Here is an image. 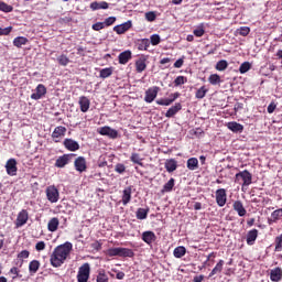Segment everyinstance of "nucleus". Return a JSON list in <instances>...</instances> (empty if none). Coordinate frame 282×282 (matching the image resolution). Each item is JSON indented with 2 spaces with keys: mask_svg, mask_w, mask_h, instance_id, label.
<instances>
[{
  "mask_svg": "<svg viewBox=\"0 0 282 282\" xmlns=\"http://www.w3.org/2000/svg\"><path fill=\"white\" fill-rule=\"evenodd\" d=\"M70 253L72 248H55L50 258L51 265H53V268H61V265L67 261V257H69Z\"/></svg>",
  "mask_w": 282,
  "mask_h": 282,
  "instance_id": "obj_1",
  "label": "nucleus"
},
{
  "mask_svg": "<svg viewBox=\"0 0 282 282\" xmlns=\"http://www.w3.org/2000/svg\"><path fill=\"white\" fill-rule=\"evenodd\" d=\"M242 180V186H250L252 184V173L248 170L238 172L235 176L236 184H239Z\"/></svg>",
  "mask_w": 282,
  "mask_h": 282,
  "instance_id": "obj_2",
  "label": "nucleus"
},
{
  "mask_svg": "<svg viewBox=\"0 0 282 282\" xmlns=\"http://www.w3.org/2000/svg\"><path fill=\"white\" fill-rule=\"evenodd\" d=\"M108 257H133V250L129 248H112L107 250Z\"/></svg>",
  "mask_w": 282,
  "mask_h": 282,
  "instance_id": "obj_3",
  "label": "nucleus"
},
{
  "mask_svg": "<svg viewBox=\"0 0 282 282\" xmlns=\"http://www.w3.org/2000/svg\"><path fill=\"white\" fill-rule=\"evenodd\" d=\"M45 193L46 199H48L51 204H56V202L61 199V193L58 192V188L54 185L47 186Z\"/></svg>",
  "mask_w": 282,
  "mask_h": 282,
  "instance_id": "obj_4",
  "label": "nucleus"
},
{
  "mask_svg": "<svg viewBox=\"0 0 282 282\" xmlns=\"http://www.w3.org/2000/svg\"><path fill=\"white\" fill-rule=\"evenodd\" d=\"M89 274H91V267L89 263H84L83 267H79L77 273V281L78 282H87L89 281Z\"/></svg>",
  "mask_w": 282,
  "mask_h": 282,
  "instance_id": "obj_5",
  "label": "nucleus"
},
{
  "mask_svg": "<svg viewBox=\"0 0 282 282\" xmlns=\"http://www.w3.org/2000/svg\"><path fill=\"white\" fill-rule=\"evenodd\" d=\"M28 219H30L28 210H20L15 219V228H22V226H25V224H28Z\"/></svg>",
  "mask_w": 282,
  "mask_h": 282,
  "instance_id": "obj_6",
  "label": "nucleus"
},
{
  "mask_svg": "<svg viewBox=\"0 0 282 282\" xmlns=\"http://www.w3.org/2000/svg\"><path fill=\"white\" fill-rule=\"evenodd\" d=\"M226 202H228V195L226 194L225 188H219L216 191V204L220 207L224 208L226 206Z\"/></svg>",
  "mask_w": 282,
  "mask_h": 282,
  "instance_id": "obj_7",
  "label": "nucleus"
},
{
  "mask_svg": "<svg viewBox=\"0 0 282 282\" xmlns=\"http://www.w3.org/2000/svg\"><path fill=\"white\" fill-rule=\"evenodd\" d=\"M98 133L100 135H107L108 138H111L112 140H116L118 138V130L112 129L109 126H105L98 129Z\"/></svg>",
  "mask_w": 282,
  "mask_h": 282,
  "instance_id": "obj_8",
  "label": "nucleus"
},
{
  "mask_svg": "<svg viewBox=\"0 0 282 282\" xmlns=\"http://www.w3.org/2000/svg\"><path fill=\"white\" fill-rule=\"evenodd\" d=\"M160 93V87L158 86H153L151 88H149L148 90H145V97L144 100L148 104L153 102V100H155V98H158V94Z\"/></svg>",
  "mask_w": 282,
  "mask_h": 282,
  "instance_id": "obj_9",
  "label": "nucleus"
},
{
  "mask_svg": "<svg viewBox=\"0 0 282 282\" xmlns=\"http://www.w3.org/2000/svg\"><path fill=\"white\" fill-rule=\"evenodd\" d=\"M6 171L7 175H10L11 177H14V175H17V171H19V167H17V159H9L7 161Z\"/></svg>",
  "mask_w": 282,
  "mask_h": 282,
  "instance_id": "obj_10",
  "label": "nucleus"
},
{
  "mask_svg": "<svg viewBox=\"0 0 282 282\" xmlns=\"http://www.w3.org/2000/svg\"><path fill=\"white\" fill-rule=\"evenodd\" d=\"M45 94H47V88L45 87V85L39 84L35 88V93H33L31 95V99L32 100H41V98H43V96H45Z\"/></svg>",
  "mask_w": 282,
  "mask_h": 282,
  "instance_id": "obj_11",
  "label": "nucleus"
},
{
  "mask_svg": "<svg viewBox=\"0 0 282 282\" xmlns=\"http://www.w3.org/2000/svg\"><path fill=\"white\" fill-rule=\"evenodd\" d=\"M74 166L78 173H85L87 171V160L84 156H78L74 162Z\"/></svg>",
  "mask_w": 282,
  "mask_h": 282,
  "instance_id": "obj_12",
  "label": "nucleus"
},
{
  "mask_svg": "<svg viewBox=\"0 0 282 282\" xmlns=\"http://www.w3.org/2000/svg\"><path fill=\"white\" fill-rule=\"evenodd\" d=\"M133 58V53L130 50L123 51L119 54V65H127Z\"/></svg>",
  "mask_w": 282,
  "mask_h": 282,
  "instance_id": "obj_13",
  "label": "nucleus"
},
{
  "mask_svg": "<svg viewBox=\"0 0 282 282\" xmlns=\"http://www.w3.org/2000/svg\"><path fill=\"white\" fill-rule=\"evenodd\" d=\"M133 193V187L128 186L122 191V196H121V204L123 206H127L131 202V195Z\"/></svg>",
  "mask_w": 282,
  "mask_h": 282,
  "instance_id": "obj_14",
  "label": "nucleus"
},
{
  "mask_svg": "<svg viewBox=\"0 0 282 282\" xmlns=\"http://www.w3.org/2000/svg\"><path fill=\"white\" fill-rule=\"evenodd\" d=\"M79 109L83 113H87L89 111V107L91 106V101L86 96L79 97Z\"/></svg>",
  "mask_w": 282,
  "mask_h": 282,
  "instance_id": "obj_15",
  "label": "nucleus"
},
{
  "mask_svg": "<svg viewBox=\"0 0 282 282\" xmlns=\"http://www.w3.org/2000/svg\"><path fill=\"white\" fill-rule=\"evenodd\" d=\"M72 155H74V154H64V155L59 156L55 161L56 169H64V166H67V164H69V159L72 158Z\"/></svg>",
  "mask_w": 282,
  "mask_h": 282,
  "instance_id": "obj_16",
  "label": "nucleus"
},
{
  "mask_svg": "<svg viewBox=\"0 0 282 282\" xmlns=\"http://www.w3.org/2000/svg\"><path fill=\"white\" fill-rule=\"evenodd\" d=\"M232 208L236 213H238V216L239 217H246V214L248 213L246 210V207H243V203L241 200H236L234 204H232Z\"/></svg>",
  "mask_w": 282,
  "mask_h": 282,
  "instance_id": "obj_17",
  "label": "nucleus"
},
{
  "mask_svg": "<svg viewBox=\"0 0 282 282\" xmlns=\"http://www.w3.org/2000/svg\"><path fill=\"white\" fill-rule=\"evenodd\" d=\"M63 144L67 151H78L80 149V145L74 139H65Z\"/></svg>",
  "mask_w": 282,
  "mask_h": 282,
  "instance_id": "obj_18",
  "label": "nucleus"
},
{
  "mask_svg": "<svg viewBox=\"0 0 282 282\" xmlns=\"http://www.w3.org/2000/svg\"><path fill=\"white\" fill-rule=\"evenodd\" d=\"M142 239L145 243H148V246H152L153 243H155V239H158V237L153 231H144L142 234Z\"/></svg>",
  "mask_w": 282,
  "mask_h": 282,
  "instance_id": "obj_19",
  "label": "nucleus"
},
{
  "mask_svg": "<svg viewBox=\"0 0 282 282\" xmlns=\"http://www.w3.org/2000/svg\"><path fill=\"white\" fill-rule=\"evenodd\" d=\"M131 21H127L122 24L116 25L113 28V32H117L118 34H124V32H129L131 30Z\"/></svg>",
  "mask_w": 282,
  "mask_h": 282,
  "instance_id": "obj_20",
  "label": "nucleus"
},
{
  "mask_svg": "<svg viewBox=\"0 0 282 282\" xmlns=\"http://www.w3.org/2000/svg\"><path fill=\"white\" fill-rule=\"evenodd\" d=\"M227 128L229 129V131H232V133H242L243 132V124L238 123L237 121L228 122Z\"/></svg>",
  "mask_w": 282,
  "mask_h": 282,
  "instance_id": "obj_21",
  "label": "nucleus"
},
{
  "mask_svg": "<svg viewBox=\"0 0 282 282\" xmlns=\"http://www.w3.org/2000/svg\"><path fill=\"white\" fill-rule=\"evenodd\" d=\"M281 217H282V208L275 209L274 212H272L271 217L268 218L269 226H272V224H276L279 219H281Z\"/></svg>",
  "mask_w": 282,
  "mask_h": 282,
  "instance_id": "obj_22",
  "label": "nucleus"
},
{
  "mask_svg": "<svg viewBox=\"0 0 282 282\" xmlns=\"http://www.w3.org/2000/svg\"><path fill=\"white\" fill-rule=\"evenodd\" d=\"M270 279L273 282H279L282 279V269L276 267L270 271Z\"/></svg>",
  "mask_w": 282,
  "mask_h": 282,
  "instance_id": "obj_23",
  "label": "nucleus"
},
{
  "mask_svg": "<svg viewBox=\"0 0 282 282\" xmlns=\"http://www.w3.org/2000/svg\"><path fill=\"white\" fill-rule=\"evenodd\" d=\"M178 111H182V104L176 102L174 106L169 108V110L165 113V118H173Z\"/></svg>",
  "mask_w": 282,
  "mask_h": 282,
  "instance_id": "obj_24",
  "label": "nucleus"
},
{
  "mask_svg": "<svg viewBox=\"0 0 282 282\" xmlns=\"http://www.w3.org/2000/svg\"><path fill=\"white\" fill-rule=\"evenodd\" d=\"M257 237H259V230L252 229L247 234V243L248 246H254V241H257Z\"/></svg>",
  "mask_w": 282,
  "mask_h": 282,
  "instance_id": "obj_25",
  "label": "nucleus"
},
{
  "mask_svg": "<svg viewBox=\"0 0 282 282\" xmlns=\"http://www.w3.org/2000/svg\"><path fill=\"white\" fill-rule=\"evenodd\" d=\"M147 69V58L140 57L139 59L135 61V72L138 74H142Z\"/></svg>",
  "mask_w": 282,
  "mask_h": 282,
  "instance_id": "obj_26",
  "label": "nucleus"
},
{
  "mask_svg": "<svg viewBox=\"0 0 282 282\" xmlns=\"http://www.w3.org/2000/svg\"><path fill=\"white\" fill-rule=\"evenodd\" d=\"M65 133H67V128L59 126V127H56L54 129V131L52 132V138H53V140H56L58 138H63V135H65Z\"/></svg>",
  "mask_w": 282,
  "mask_h": 282,
  "instance_id": "obj_27",
  "label": "nucleus"
},
{
  "mask_svg": "<svg viewBox=\"0 0 282 282\" xmlns=\"http://www.w3.org/2000/svg\"><path fill=\"white\" fill-rule=\"evenodd\" d=\"M59 224H61V221L58 220L57 217L51 218L48 224H47V230L50 232H56V230H58Z\"/></svg>",
  "mask_w": 282,
  "mask_h": 282,
  "instance_id": "obj_28",
  "label": "nucleus"
},
{
  "mask_svg": "<svg viewBox=\"0 0 282 282\" xmlns=\"http://www.w3.org/2000/svg\"><path fill=\"white\" fill-rule=\"evenodd\" d=\"M109 9V3L107 1H101V2H91L90 3V10H108Z\"/></svg>",
  "mask_w": 282,
  "mask_h": 282,
  "instance_id": "obj_29",
  "label": "nucleus"
},
{
  "mask_svg": "<svg viewBox=\"0 0 282 282\" xmlns=\"http://www.w3.org/2000/svg\"><path fill=\"white\" fill-rule=\"evenodd\" d=\"M165 169L167 173H173L177 171V161L175 159H170L165 161Z\"/></svg>",
  "mask_w": 282,
  "mask_h": 282,
  "instance_id": "obj_30",
  "label": "nucleus"
},
{
  "mask_svg": "<svg viewBox=\"0 0 282 282\" xmlns=\"http://www.w3.org/2000/svg\"><path fill=\"white\" fill-rule=\"evenodd\" d=\"M187 169L189 171H197L199 169V160L197 158H189L187 160Z\"/></svg>",
  "mask_w": 282,
  "mask_h": 282,
  "instance_id": "obj_31",
  "label": "nucleus"
},
{
  "mask_svg": "<svg viewBox=\"0 0 282 282\" xmlns=\"http://www.w3.org/2000/svg\"><path fill=\"white\" fill-rule=\"evenodd\" d=\"M151 45V41L149 39H142L138 42V50L139 52H147Z\"/></svg>",
  "mask_w": 282,
  "mask_h": 282,
  "instance_id": "obj_32",
  "label": "nucleus"
},
{
  "mask_svg": "<svg viewBox=\"0 0 282 282\" xmlns=\"http://www.w3.org/2000/svg\"><path fill=\"white\" fill-rule=\"evenodd\" d=\"M221 270H224V260H219V262L215 265V268L209 273L208 278L215 276V274L221 273Z\"/></svg>",
  "mask_w": 282,
  "mask_h": 282,
  "instance_id": "obj_33",
  "label": "nucleus"
},
{
  "mask_svg": "<svg viewBox=\"0 0 282 282\" xmlns=\"http://www.w3.org/2000/svg\"><path fill=\"white\" fill-rule=\"evenodd\" d=\"M206 94H208V88H206V86H202L200 88H198L195 93V98L197 100H202L204 98H206Z\"/></svg>",
  "mask_w": 282,
  "mask_h": 282,
  "instance_id": "obj_34",
  "label": "nucleus"
},
{
  "mask_svg": "<svg viewBox=\"0 0 282 282\" xmlns=\"http://www.w3.org/2000/svg\"><path fill=\"white\" fill-rule=\"evenodd\" d=\"M175 186V178H170L167 183L164 184L161 193H171Z\"/></svg>",
  "mask_w": 282,
  "mask_h": 282,
  "instance_id": "obj_35",
  "label": "nucleus"
},
{
  "mask_svg": "<svg viewBox=\"0 0 282 282\" xmlns=\"http://www.w3.org/2000/svg\"><path fill=\"white\" fill-rule=\"evenodd\" d=\"M215 69H217V72H226V69H228V61L226 59H220L216 63Z\"/></svg>",
  "mask_w": 282,
  "mask_h": 282,
  "instance_id": "obj_36",
  "label": "nucleus"
},
{
  "mask_svg": "<svg viewBox=\"0 0 282 282\" xmlns=\"http://www.w3.org/2000/svg\"><path fill=\"white\" fill-rule=\"evenodd\" d=\"M113 74V67L102 68L99 72V78H109Z\"/></svg>",
  "mask_w": 282,
  "mask_h": 282,
  "instance_id": "obj_37",
  "label": "nucleus"
},
{
  "mask_svg": "<svg viewBox=\"0 0 282 282\" xmlns=\"http://www.w3.org/2000/svg\"><path fill=\"white\" fill-rule=\"evenodd\" d=\"M28 44V37L19 36L13 40L14 47H23Z\"/></svg>",
  "mask_w": 282,
  "mask_h": 282,
  "instance_id": "obj_38",
  "label": "nucleus"
},
{
  "mask_svg": "<svg viewBox=\"0 0 282 282\" xmlns=\"http://www.w3.org/2000/svg\"><path fill=\"white\" fill-rule=\"evenodd\" d=\"M208 83L210 85H220L221 84V76H219V74H212L208 77Z\"/></svg>",
  "mask_w": 282,
  "mask_h": 282,
  "instance_id": "obj_39",
  "label": "nucleus"
},
{
  "mask_svg": "<svg viewBox=\"0 0 282 282\" xmlns=\"http://www.w3.org/2000/svg\"><path fill=\"white\" fill-rule=\"evenodd\" d=\"M57 63L58 65H61L62 67H67V65H69L70 61L69 57H67V55L62 54L57 57Z\"/></svg>",
  "mask_w": 282,
  "mask_h": 282,
  "instance_id": "obj_40",
  "label": "nucleus"
},
{
  "mask_svg": "<svg viewBox=\"0 0 282 282\" xmlns=\"http://www.w3.org/2000/svg\"><path fill=\"white\" fill-rule=\"evenodd\" d=\"M130 161H132L133 164H138L139 166H144V163H142V158H140L138 153H132Z\"/></svg>",
  "mask_w": 282,
  "mask_h": 282,
  "instance_id": "obj_41",
  "label": "nucleus"
},
{
  "mask_svg": "<svg viewBox=\"0 0 282 282\" xmlns=\"http://www.w3.org/2000/svg\"><path fill=\"white\" fill-rule=\"evenodd\" d=\"M39 268H41V263L39 262V260H33L29 264L30 272L36 273L39 272Z\"/></svg>",
  "mask_w": 282,
  "mask_h": 282,
  "instance_id": "obj_42",
  "label": "nucleus"
},
{
  "mask_svg": "<svg viewBox=\"0 0 282 282\" xmlns=\"http://www.w3.org/2000/svg\"><path fill=\"white\" fill-rule=\"evenodd\" d=\"M115 173L123 175V173H127V165H124L123 163H117L115 165Z\"/></svg>",
  "mask_w": 282,
  "mask_h": 282,
  "instance_id": "obj_43",
  "label": "nucleus"
},
{
  "mask_svg": "<svg viewBox=\"0 0 282 282\" xmlns=\"http://www.w3.org/2000/svg\"><path fill=\"white\" fill-rule=\"evenodd\" d=\"M251 68H252V64H250V62H245L240 65L239 72L240 74H246L250 72Z\"/></svg>",
  "mask_w": 282,
  "mask_h": 282,
  "instance_id": "obj_44",
  "label": "nucleus"
},
{
  "mask_svg": "<svg viewBox=\"0 0 282 282\" xmlns=\"http://www.w3.org/2000/svg\"><path fill=\"white\" fill-rule=\"evenodd\" d=\"M186 83H188V78H186L185 76H177L174 79V86L175 87H180V85H186Z\"/></svg>",
  "mask_w": 282,
  "mask_h": 282,
  "instance_id": "obj_45",
  "label": "nucleus"
},
{
  "mask_svg": "<svg viewBox=\"0 0 282 282\" xmlns=\"http://www.w3.org/2000/svg\"><path fill=\"white\" fill-rule=\"evenodd\" d=\"M149 215V209L139 208L137 210V219H147Z\"/></svg>",
  "mask_w": 282,
  "mask_h": 282,
  "instance_id": "obj_46",
  "label": "nucleus"
},
{
  "mask_svg": "<svg viewBox=\"0 0 282 282\" xmlns=\"http://www.w3.org/2000/svg\"><path fill=\"white\" fill-rule=\"evenodd\" d=\"M173 254L176 259H182L186 254V248H175Z\"/></svg>",
  "mask_w": 282,
  "mask_h": 282,
  "instance_id": "obj_47",
  "label": "nucleus"
},
{
  "mask_svg": "<svg viewBox=\"0 0 282 282\" xmlns=\"http://www.w3.org/2000/svg\"><path fill=\"white\" fill-rule=\"evenodd\" d=\"M12 10H14L13 6H10V4L0 0V11L1 12H12Z\"/></svg>",
  "mask_w": 282,
  "mask_h": 282,
  "instance_id": "obj_48",
  "label": "nucleus"
},
{
  "mask_svg": "<svg viewBox=\"0 0 282 282\" xmlns=\"http://www.w3.org/2000/svg\"><path fill=\"white\" fill-rule=\"evenodd\" d=\"M156 105H161L162 107H169L170 105H173V100L169 98H162L156 100Z\"/></svg>",
  "mask_w": 282,
  "mask_h": 282,
  "instance_id": "obj_49",
  "label": "nucleus"
},
{
  "mask_svg": "<svg viewBox=\"0 0 282 282\" xmlns=\"http://www.w3.org/2000/svg\"><path fill=\"white\" fill-rule=\"evenodd\" d=\"M161 41L162 40L160 39V35H158V34H153L150 36L151 45H160Z\"/></svg>",
  "mask_w": 282,
  "mask_h": 282,
  "instance_id": "obj_50",
  "label": "nucleus"
},
{
  "mask_svg": "<svg viewBox=\"0 0 282 282\" xmlns=\"http://www.w3.org/2000/svg\"><path fill=\"white\" fill-rule=\"evenodd\" d=\"M238 34L240 36H248L250 34V28L249 26H241L238 29Z\"/></svg>",
  "mask_w": 282,
  "mask_h": 282,
  "instance_id": "obj_51",
  "label": "nucleus"
},
{
  "mask_svg": "<svg viewBox=\"0 0 282 282\" xmlns=\"http://www.w3.org/2000/svg\"><path fill=\"white\" fill-rule=\"evenodd\" d=\"M97 282H109V276L104 272H99L97 275Z\"/></svg>",
  "mask_w": 282,
  "mask_h": 282,
  "instance_id": "obj_52",
  "label": "nucleus"
},
{
  "mask_svg": "<svg viewBox=\"0 0 282 282\" xmlns=\"http://www.w3.org/2000/svg\"><path fill=\"white\" fill-rule=\"evenodd\" d=\"M147 21L153 22L155 19H158V15L153 11H149L145 13Z\"/></svg>",
  "mask_w": 282,
  "mask_h": 282,
  "instance_id": "obj_53",
  "label": "nucleus"
},
{
  "mask_svg": "<svg viewBox=\"0 0 282 282\" xmlns=\"http://www.w3.org/2000/svg\"><path fill=\"white\" fill-rule=\"evenodd\" d=\"M116 23V17H109L104 21V25L109 28V25H113Z\"/></svg>",
  "mask_w": 282,
  "mask_h": 282,
  "instance_id": "obj_54",
  "label": "nucleus"
},
{
  "mask_svg": "<svg viewBox=\"0 0 282 282\" xmlns=\"http://www.w3.org/2000/svg\"><path fill=\"white\" fill-rule=\"evenodd\" d=\"M93 30H95V32H100V30H105V22H97L93 24Z\"/></svg>",
  "mask_w": 282,
  "mask_h": 282,
  "instance_id": "obj_55",
  "label": "nucleus"
},
{
  "mask_svg": "<svg viewBox=\"0 0 282 282\" xmlns=\"http://www.w3.org/2000/svg\"><path fill=\"white\" fill-rule=\"evenodd\" d=\"M10 32H12V26H8L4 29L0 28V36H8Z\"/></svg>",
  "mask_w": 282,
  "mask_h": 282,
  "instance_id": "obj_56",
  "label": "nucleus"
},
{
  "mask_svg": "<svg viewBox=\"0 0 282 282\" xmlns=\"http://www.w3.org/2000/svg\"><path fill=\"white\" fill-rule=\"evenodd\" d=\"M184 56H182L181 58H178L175 63H174V67L175 69H180L181 67H183L184 65Z\"/></svg>",
  "mask_w": 282,
  "mask_h": 282,
  "instance_id": "obj_57",
  "label": "nucleus"
},
{
  "mask_svg": "<svg viewBox=\"0 0 282 282\" xmlns=\"http://www.w3.org/2000/svg\"><path fill=\"white\" fill-rule=\"evenodd\" d=\"M193 34L196 35L198 39L202 37L204 34H206V31L204 29H195L193 31Z\"/></svg>",
  "mask_w": 282,
  "mask_h": 282,
  "instance_id": "obj_58",
  "label": "nucleus"
},
{
  "mask_svg": "<svg viewBox=\"0 0 282 282\" xmlns=\"http://www.w3.org/2000/svg\"><path fill=\"white\" fill-rule=\"evenodd\" d=\"M276 110V104L274 101H272L268 108H267V111L268 113H274V111Z\"/></svg>",
  "mask_w": 282,
  "mask_h": 282,
  "instance_id": "obj_59",
  "label": "nucleus"
},
{
  "mask_svg": "<svg viewBox=\"0 0 282 282\" xmlns=\"http://www.w3.org/2000/svg\"><path fill=\"white\" fill-rule=\"evenodd\" d=\"M193 135L202 138V135H204V130H202V128H196V130H193Z\"/></svg>",
  "mask_w": 282,
  "mask_h": 282,
  "instance_id": "obj_60",
  "label": "nucleus"
},
{
  "mask_svg": "<svg viewBox=\"0 0 282 282\" xmlns=\"http://www.w3.org/2000/svg\"><path fill=\"white\" fill-rule=\"evenodd\" d=\"M19 259H28L30 257V251L23 250L18 254Z\"/></svg>",
  "mask_w": 282,
  "mask_h": 282,
  "instance_id": "obj_61",
  "label": "nucleus"
},
{
  "mask_svg": "<svg viewBox=\"0 0 282 282\" xmlns=\"http://www.w3.org/2000/svg\"><path fill=\"white\" fill-rule=\"evenodd\" d=\"M10 274H13L12 279H17V276H19V268L17 267L11 268Z\"/></svg>",
  "mask_w": 282,
  "mask_h": 282,
  "instance_id": "obj_62",
  "label": "nucleus"
},
{
  "mask_svg": "<svg viewBox=\"0 0 282 282\" xmlns=\"http://www.w3.org/2000/svg\"><path fill=\"white\" fill-rule=\"evenodd\" d=\"M275 248H282V234L275 237Z\"/></svg>",
  "mask_w": 282,
  "mask_h": 282,
  "instance_id": "obj_63",
  "label": "nucleus"
},
{
  "mask_svg": "<svg viewBox=\"0 0 282 282\" xmlns=\"http://www.w3.org/2000/svg\"><path fill=\"white\" fill-rule=\"evenodd\" d=\"M204 281V275H195L193 282H202Z\"/></svg>",
  "mask_w": 282,
  "mask_h": 282,
  "instance_id": "obj_64",
  "label": "nucleus"
}]
</instances>
